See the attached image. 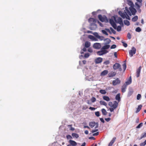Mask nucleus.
Returning a JSON list of instances; mask_svg holds the SVG:
<instances>
[{
  "mask_svg": "<svg viewBox=\"0 0 146 146\" xmlns=\"http://www.w3.org/2000/svg\"><path fill=\"white\" fill-rule=\"evenodd\" d=\"M127 1L128 4L130 6V7L129 8L126 7L125 9L124 10V12L123 13L122 11H119L118 13L123 19L126 18V19L130 20V19L129 15L131 16V15H135L137 11L133 7L134 5L132 1Z\"/></svg>",
  "mask_w": 146,
  "mask_h": 146,
  "instance_id": "1",
  "label": "nucleus"
},
{
  "mask_svg": "<svg viewBox=\"0 0 146 146\" xmlns=\"http://www.w3.org/2000/svg\"><path fill=\"white\" fill-rule=\"evenodd\" d=\"M137 1L135 3V7L137 9L138 12L140 13L141 11L140 8L142 5V1Z\"/></svg>",
  "mask_w": 146,
  "mask_h": 146,
  "instance_id": "2",
  "label": "nucleus"
},
{
  "mask_svg": "<svg viewBox=\"0 0 146 146\" xmlns=\"http://www.w3.org/2000/svg\"><path fill=\"white\" fill-rule=\"evenodd\" d=\"M98 18L102 22H108V20L107 17L105 16H102L101 15H98Z\"/></svg>",
  "mask_w": 146,
  "mask_h": 146,
  "instance_id": "3",
  "label": "nucleus"
},
{
  "mask_svg": "<svg viewBox=\"0 0 146 146\" xmlns=\"http://www.w3.org/2000/svg\"><path fill=\"white\" fill-rule=\"evenodd\" d=\"M112 18H113L114 21L116 23H119L120 24H121L123 23V21L121 18L118 17H116L115 16H113Z\"/></svg>",
  "mask_w": 146,
  "mask_h": 146,
  "instance_id": "4",
  "label": "nucleus"
},
{
  "mask_svg": "<svg viewBox=\"0 0 146 146\" xmlns=\"http://www.w3.org/2000/svg\"><path fill=\"white\" fill-rule=\"evenodd\" d=\"M113 68L114 70L118 69L119 71L122 70L120 65L118 63H115L113 66Z\"/></svg>",
  "mask_w": 146,
  "mask_h": 146,
  "instance_id": "5",
  "label": "nucleus"
},
{
  "mask_svg": "<svg viewBox=\"0 0 146 146\" xmlns=\"http://www.w3.org/2000/svg\"><path fill=\"white\" fill-rule=\"evenodd\" d=\"M108 52V51L107 50H103L101 48V50L97 52L96 53L98 55L101 56L106 54Z\"/></svg>",
  "mask_w": 146,
  "mask_h": 146,
  "instance_id": "6",
  "label": "nucleus"
},
{
  "mask_svg": "<svg viewBox=\"0 0 146 146\" xmlns=\"http://www.w3.org/2000/svg\"><path fill=\"white\" fill-rule=\"evenodd\" d=\"M136 52V48L134 47H132L131 50L129 51V54L130 57L133 56V55L135 54Z\"/></svg>",
  "mask_w": 146,
  "mask_h": 146,
  "instance_id": "7",
  "label": "nucleus"
},
{
  "mask_svg": "<svg viewBox=\"0 0 146 146\" xmlns=\"http://www.w3.org/2000/svg\"><path fill=\"white\" fill-rule=\"evenodd\" d=\"M97 20L93 18H90L88 19L89 22L91 26L95 25L96 23L97 22Z\"/></svg>",
  "mask_w": 146,
  "mask_h": 146,
  "instance_id": "8",
  "label": "nucleus"
},
{
  "mask_svg": "<svg viewBox=\"0 0 146 146\" xmlns=\"http://www.w3.org/2000/svg\"><path fill=\"white\" fill-rule=\"evenodd\" d=\"M114 20L113 18H112V17H111V19H110L109 21L110 23L113 27L115 29H116V25L114 22Z\"/></svg>",
  "mask_w": 146,
  "mask_h": 146,
  "instance_id": "9",
  "label": "nucleus"
},
{
  "mask_svg": "<svg viewBox=\"0 0 146 146\" xmlns=\"http://www.w3.org/2000/svg\"><path fill=\"white\" fill-rule=\"evenodd\" d=\"M101 47V45L100 43L96 42L94 43L93 45V47L96 49H99Z\"/></svg>",
  "mask_w": 146,
  "mask_h": 146,
  "instance_id": "10",
  "label": "nucleus"
},
{
  "mask_svg": "<svg viewBox=\"0 0 146 146\" xmlns=\"http://www.w3.org/2000/svg\"><path fill=\"white\" fill-rule=\"evenodd\" d=\"M120 81L118 78H117L115 80H114L113 81V85L114 86L116 85L119 84L120 83Z\"/></svg>",
  "mask_w": 146,
  "mask_h": 146,
  "instance_id": "11",
  "label": "nucleus"
},
{
  "mask_svg": "<svg viewBox=\"0 0 146 146\" xmlns=\"http://www.w3.org/2000/svg\"><path fill=\"white\" fill-rule=\"evenodd\" d=\"M102 60V58L100 57H98L97 58L95 61V63L96 64H99L101 63Z\"/></svg>",
  "mask_w": 146,
  "mask_h": 146,
  "instance_id": "12",
  "label": "nucleus"
},
{
  "mask_svg": "<svg viewBox=\"0 0 146 146\" xmlns=\"http://www.w3.org/2000/svg\"><path fill=\"white\" fill-rule=\"evenodd\" d=\"M105 44H107L106 43H105ZM110 46L109 44H106L103 46L102 48V49L103 50H106V49H108L110 47Z\"/></svg>",
  "mask_w": 146,
  "mask_h": 146,
  "instance_id": "13",
  "label": "nucleus"
},
{
  "mask_svg": "<svg viewBox=\"0 0 146 146\" xmlns=\"http://www.w3.org/2000/svg\"><path fill=\"white\" fill-rule=\"evenodd\" d=\"M141 66H140L138 68V69H137L136 71V74H137V77H139L140 75V74L141 71Z\"/></svg>",
  "mask_w": 146,
  "mask_h": 146,
  "instance_id": "14",
  "label": "nucleus"
},
{
  "mask_svg": "<svg viewBox=\"0 0 146 146\" xmlns=\"http://www.w3.org/2000/svg\"><path fill=\"white\" fill-rule=\"evenodd\" d=\"M118 103L116 101H114L113 102V105L111 107L115 109H116L117 107L118 106Z\"/></svg>",
  "mask_w": 146,
  "mask_h": 146,
  "instance_id": "15",
  "label": "nucleus"
},
{
  "mask_svg": "<svg viewBox=\"0 0 146 146\" xmlns=\"http://www.w3.org/2000/svg\"><path fill=\"white\" fill-rule=\"evenodd\" d=\"M69 142L71 145L73 146H76L77 145V143L74 141L70 140Z\"/></svg>",
  "mask_w": 146,
  "mask_h": 146,
  "instance_id": "16",
  "label": "nucleus"
},
{
  "mask_svg": "<svg viewBox=\"0 0 146 146\" xmlns=\"http://www.w3.org/2000/svg\"><path fill=\"white\" fill-rule=\"evenodd\" d=\"M131 81L132 80L131 77L130 76L129 80L127 81L126 82L125 84H124L126 85V86H127V85H129L131 84Z\"/></svg>",
  "mask_w": 146,
  "mask_h": 146,
  "instance_id": "17",
  "label": "nucleus"
},
{
  "mask_svg": "<svg viewBox=\"0 0 146 146\" xmlns=\"http://www.w3.org/2000/svg\"><path fill=\"white\" fill-rule=\"evenodd\" d=\"M116 73L115 72H111L108 74L109 77H112L115 76L116 75Z\"/></svg>",
  "mask_w": 146,
  "mask_h": 146,
  "instance_id": "18",
  "label": "nucleus"
},
{
  "mask_svg": "<svg viewBox=\"0 0 146 146\" xmlns=\"http://www.w3.org/2000/svg\"><path fill=\"white\" fill-rule=\"evenodd\" d=\"M108 73V71L107 70H105L101 73L100 75L101 76H104L106 75Z\"/></svg>",
  "mask_w": 146,
  "mask_h": 146,
  "instance_id": "19",
  "label": "nucleus"
},
{
  "mask_svg": "<svg viewBox=\"0 0 146 146\" xmlns=\"http://www.w3.org/2000/svg\"><path fill=\"white\" fill-rule=\"evenodd\" d=\"M120 94H117L115 96V99L118 101V103L120 101Z\"/></svg>",
  "mask_w": 146,
  "mask_h": 146,
  "instance_id": "20",
  "label": "nucleus"
},
{
  "mask_svg": "<svg viewBox=\"0 0 146 146\" xmlns=\"http://www.w3.org/2000/svg\"><path fill=\"white\" fill-rule=\"evenodd\" d=\"M90 46V43L88 41H86L85 44V47L86 48H89Z\"/></svg>",
  "mask_w": 146,
  "mask_h": 146,
  "instance_id": "21",
  "label": "nucleus"
},
{
  "mask_svg": "<svg viewBox=\"0 0 146 146\" xmlns=\"http://www.w3.org/2000/svg\"><path fill=\"white\" fill-rule=\"evenodd\" d=\"M142 107V106L141 105H139L138 106V108L137 109V110L136 111V113H137L139 112L141 110V108Z\"/></svg>",
  "mask_w": 146,
  "mask_h": 146,
  "instance_id": "22",
  "label": "nucleus"
},
{
  "mask_svg": "<svg viewBox=\"0 0 146 146\" xmlns=\"http://www.w3.org/2000/svg\"><path fill=\"white\" fill-rule=\"evenodd\" d=\"M126 85H123L121 88V91L122 92L124 93L125 91V90L127 88Z\"/></svg>",
  "mask_w": 146,
  "mask_h": 146,
  "instance_id": "23",
  "label": "nucleus"
},
{
  "mask_svg": "<svg viewBox=\"0 0 146 146\" xmlns=\"http://www.w3.org/2000/svg\"><path fill=\"white\" fill-rule=\"evenodd\" d=\"M103 98L104 100L108 102L110 100L108 96H103Z\"/></svg>",
  "mask_w": 146,
  "mask_h": 146,
  "instance_id": "24",
  "label": "nucleus"
},
{
  "mask_svg": "<svg viewBox=\"0 0 146 146\" xmlns=\"http://www.w3.org/2000/svg\"><path fill=\"white\" fill-rule=\"evenodd\" d=\"M96 125V123L94 122H91L90 123L89 125L91 127H94Z\"/></svg>",
  "mask_w": 146,
  "mask_h": 146,
  "instance_id": "25",
  "label": "nucleus"
},
{
  "mask_svg": "<svg viewBox=\"0 0 146 146\" xmlns=\"http://www.w3.org/2000/svg\"><path fill=\"white\" fill-rule=\"evenodd\" d=\"M133 90L132 89H130L128 92V96H131L133 93Z\"/></svg>",
  "mask_w": 146,
  "mask_h": 146,
  "instance_id": "26",
  "label": "nucleus"
},
{
  "mask_svg": "<svg viewBox=\"0 0 146 146\" xmlns=\"http://www.w3.org/2000/svg\"><path fill=\"white\" fill-rule=\"evenodd\" d=\"M72 135L73 137H75L76 138H78L79 137V135L78 134L74 133H72Z\"/></svg>",
  "mask_w": 146,
  "mask_h": 146,
  "instance_id": "27",
  "label": "nucleus"
},
{
  "mask_svg": "<svg viewBox=\"0 0 146 146\" xmlns=\"http://www.w3.org/2000/svg\"><path fill=\"white\" fill-rule=\"evenodd\" d=\"M138 19V16H135L132 18V20L133 21L135 22Z\"/></svg>",
  "mask_w": 146,
  "mask_h": 146,
  "instance_id": "28",
  "label": "nucleus"
},
{
  "mask_svg": "<svg viewBox=\"0 0 146 146\" xmlns=\"http://www.w3.org/2000/svg\"><path fill=\"white\" fill-rule=\"evenodd\" d=\"M100 104L102 105H103L106 106L107 105V103L104 101H101L100 102Z\"/></svg>",
  "mask_w": 146,
  "mask_h": 146,
  "instance_id": "29",
  "label": "nucleus"
},
{
  "mask_svg": "<svg viewBox=\"0 0 146 146\" xmlns=\"http://www.w3.org/2000/svg\"><path fill=\"white\" fill-rule=\"evenodd\" d=\"M102 111L103 115H107V112L104 109H102Z\"/></svg>",
  "mask_w": 146,
  "mask_h": 146,
  "instance_id": "30",
  "label": "nucleus"
},
{
  "mask_svg": "<svg viewBox=\"0 0 146 146\" xmlns=\"http://www.w3.org/2000/svg\"><path fill=\"white\" fill-rule=\"evenodd\" d=\"M124 22L125 25L127 26H129L130 25L129 21L127 20H124Z\"/></svg>",
  "mask_w": 146,
  "mask_h": 146,
  "instance_id": "31",
  "label": "nucleus"
},
{
  "mask_svg": "<svg viewBox=\"0 0 146 146\" xmlns=\"http://www.w3.org/2000/svg\"><path fill=\"white\" fill-rule=\"evenodd\" d=\"M72 125H68V127L70 128V129L71 131H74L75 130L74 128L72 127Z\"/></svg>",
  "mask_w": 146,
  "mask_h": 146,
  "instance_id": "32",
  "label": "nucleus"
},
{
  "mask_svg": "<svg viewBox=\"0 0 146 146\" xmlns=\"http://www.w3.org/2000/svg\"><path fill=\"white\" fill-rule=\"evenodd\" d=\"M100 92L102 94H105L106 93V90H100Z\"/></svg>",
  "mask_w": 146,
  "mask_h": 146,
  "instance_id": "33",
  "label": "nucleus"
},
{
  "mask_svg": "<svg viewBox=\"0 0 146 146\" xmlns=\"http://www.w3.org/2000/svg\"><path fill=\"white\" fill-rule=\"evenodd\" d=\"M97 38L100 39L101 40H104V37L102 36H97Z\"/></svg>",
  "mask_w": 146,
  "mask_h": 146,
  "instance_id": "34",
  "label": "nucleus"
},
{
  "mask_svg": "<svg viewBox=\"0 0 146 146\" xmlns=\"http://www.w3.org/2000/svg\"><path fill=\"white\" fill-rule=\"evenodd\" d=\"M122 66H123V71L124 72L125 71V70L126 69V63H124L122 65Z\"/></svg>",
  "mask_w": 146,
  "mask_h": 146,
  "instance_id": "35",
  "label": "nucleus"
},
{
  "mask_svg": "<svg viewBox=\"0 0 146 146\" xmlns=\"http://www.w3.org/2000/svg\"><path fill=\"white\" fill-rule=\"evenodd\" d=\"M104 41H107V44H109L110 43V42H111V40L110 39L108 38H107L106 39H104Z\"/></svg>",
  "mask_w": 146,
  "mask_h": 146,
  "instance_id": "36",
  "label": "nucleus"
},
{
  "mask_svg": "<svg viewBox=\"0 0 146 146\" xmlns=\"http://www.w3.org/2000/svg\"><path fill=\"white\" fill-rule=\"evenodd\" d=\"M91 100L92 102H94L96 101V99L95 98L93 97L91 99Z\"/></svg>",
  "mask_w": 146,
  "mask_h": 146,
  "instance_id": "37",
  "label": "nucleus"
},
{
  "mask_svg": "<svg viewBox=\"0 0 146 146\" xmlns=\"http://www.w3.org/2000/svg\"><path fill=\"white\" fill-rule=\"evenodd\" d=\"M121 42L123 43V45L125 47H127V43L124 42L123 40H121Z\"/></svg>",
  "mask_w": 146,
  "mask_h": 146,
  "instance_id": "38",
  "label": "nucleus"
},
{
  "mask_svg": "<svg viewBox=\"0 0 146 146\" xmlns=\"http://www.w3.org/2000/svg\"><path fill=\"white\" fill-rule=\"evenodd\" d=\"M146 137V133H144V134H142L140 137V139H142L144 137Z\"/></svg>",
  "mask_w": 146,
  "mask_h": 146,
  "instance_id": "39",
  "label": "nucleus"
},
{
  "mask_svg": "<svg viewBox=\"0 0 146 146\" xmlns=\"http://www.w3.org/2000/svg\"><path fill=\"white\" fill-rule=\"evenodd\" d=\"M143 123H141L136 127V128H139L143 126Z\"/></svg>",
  "mask_w": 146,
  "mask_h": 146,
  "instance_id": "40",
  "label": "nucleus"
},
{
  "mask_svg": "<svg viewBox=\"0 0 146 146\" xmlns=\"http://www.w3.org/2000/svg\"><path fill=\"white\" fill-rule=\"evenodd\" d=\"M89 38H90L91 39H92L93 40H95L96 38H95V37L94 36H93L92 35H89Z\"/></svg>",
  "mask_w": 146,
  "mask_h": 146,
  "instance_id": "41",
  "label": "nucleus"
},
{
  "mask_svg": "<svg viewBox=\"0 0 146 146\" xmlns=\"http://www.w3.org/2000/svg\"><path fill=\"white\" fill-rule=\"evenodd\" d=\"M117 30L118 31H120L121 30V27L120 26H118L117 27H116Z\"/></svg>",
  "mask_w": 146,
  "mask_h": 146,
  "instance_id": "42",
  "label": "nucleus"
},
{
  "mask_svg": "<svg viewBox=\"0 0 146 146\" xmlns=\"http://www.w3.org/2000/svg\"><path fill=\"white\" fill-rule=\"evenodd\" d=\"M135 31L137 32H140L141 31V29L139 27H138L136 29Z\"/></svg>",
  "mask_w": 146,
  "mask_h": 146,
  "instance_id": "43",
  "label": "nucleus"
},
{
  "mask_svg": "<svg viewBox=\"0 0 146 146\" xmlns=\"http://www.w3.org/2000/svg\"><path fill=\"white\" fill-rule=\"evenodd\" d=\"M110 30L113 34H115L116 33L115 31L112 27H111L110 28Z\"/></svg>",
  "mask_w": 146,
  "mask_h": 146,
  "instance_id": "44",
  "label": "nucleus"
},
{
  "mask_svg": "<svg viewBox=\"0 0 146 146\" xmlns=\"http://www.w3.org/2000/svg\"><path fill=\"white\" fill-rule=\"evenodd\" d=\"M127 37L129 39H130L131 38V34L128 33L127 35Z\"/></svg>",
  "mask_w": 146,
  "mask_h": 146,
  "instance_id": "45",
  "label": "nucleus"
},
{
  "mask_svg": "<svg viewBox=\"0 0 146 146\" xmlns=\"http://www.w3.org/2000/svg\"><path fill=\"white\" fill-rule=\"evenodd\" d=\"M102 33L104 34H105V35H108V33L105 30H102Z\"/></svg>",
  "mask_w": 146,
  "mask_h": 146,
  "instance_id": "46",
  "label": "nucleus"
},
{
  "mask_svg": "<svg viewBox=\"0 0 146 146\" xmlns=\"http://www.w3.org/2000/svg\"><path fill=\"white\" fill-rule=\"evenodd\" d=\"M110 61H109V60H107L105 61L104 63L105 65L108 64H110Z\"/></svg>",
  "mask_w": 146,
  "mask_h": 146,
  "instance_id": "47",
  "label": "nucleus"
},
{
  "mask_svg": "<svg viewBox=\"0 0 146 146\" xmlns=\"http://www.w3.org/2000/svg\"><path fill=\"white\" fill-rule=\"evenodd\" d=\"M141 97V95L140 94H138L137 96V100H139Z\"/></svg>",
  "mask_w": 146,
  "mask_h": 146,
  "instance_id": "48",
  "label": "nucleus"
},
{
  "mask_svg": "<svg viewBox=\"0 0 146 146\" xmlns=\"http://www.w3.org/2000/svg\"><path fill=\"white\" fill-rule=\"evenodd\" d=\"M95 115L97 117H99L100 115V112L99 111H97L95 112Z\"/></svg>",
  "mask_w": 146,
  "mask_h": 146,
  "instance_id": "49",
  "label": "nucleus"
},
{
  "mask_svg": "<svg viewBox=\"0 0 146 146\" xmlns=\"http://www.w3.org/2000/svg\"><path fill=\"white\" fill-rule=\"evenodd\" d=\"M66 138L68 139H72V137L70 135H66Z\"/></svg>",
  "mask_w": 146,
  "mask_h": 146,
  "instance_id": "50",
  "label": "nucleus"
},
{
  "mask_svg": "<svg viewBox=\"0 0 146 146\" xmlns=\"http://www.w3.org/2000/svg\"><path fill=\"white\" fill-rule=\"evenodd\" d=\"M89 54L88 53H87L85 54L84 56L85 58H87L89 57Z\"/></svg>",
  "mask_w": 146,
  "mask_h": 146,
  "instance_id": "51",
  "label": "nucleus"
},
{
  "mask_svg": "<svg viewBox=\"0 0 146 146\" xmlns=\"http://www.w3.org/2000/svg\"><path fill=\"white\" fill-rule=\"evenodd\" d=\"M116 47V46L115 44H113L112 45L111 47V49H114Z\"/></svg>",
  "mask_w": 146,
  "mask_h": 146,
  "instance_id": "52",
  "label": "nucleus"
},
{
  "mask_svg": "<svg viewBox=\"0 0 146 146\" xmlns=\"http://www.w3.org/2000/svg\"><path fill=\"white\" fill-rule=\"evenodd\" d=\"M88 51L90 52H92L93 50L91 48H89L88 49Z\"/></svg>",
  "mask_w": 146,
  "mask_h": 146,
  "instance_id": "53",
  "label": "nucleus"
},
{
  "mask_svg": "<svg viewBox=\"0 0 146 146\" xmlns=\"http://www.w3.org/2000/svg\"><path fill=\"white\" fill-rule=\"evenodd\" d=\"M97 22L99 24L100 26H101L102 27L103 26V25L100 22L98 21L97 20Z\"/></svg>",
  "mask_w": 146,
  "mask_h": 146,
  "instance_id": "54",
  "label": "nucleus"
},
{
  "mask_svg": "<svg viewBox=\"0 0 146 146\" xmlns=\"http://www.w3.org/2000/svg\"><path fill=\"white\" fill-rule=\"evenodd\" d=\"M146 144H145V142H144L143 143H141L140 144V146H144Z\"/></svg>",
  "mask_w": 146,
  "mask_h": 146,
  "instance_id": "55",
  "label": "nucleus"
},
{
  "mask_svg": "<svg viewBox=\"0 0 146 146\" xmlns=\"http://www.w3.org/2000/svg\"><path fill=\"white\" fill-rule=\"evenodd\" d=\"M99 132H96V133H93V135L94 136H97L99 135Z\"/></svg>",
  "mask_w": 146,
  "mask_h": 146,
  "instance_id": "56",
  "label": "nucleus"
},
{
  "mask_svg": "<svg viewBox=\"0 0 146 146\" xmlns=\"http://www.w3.org/2000/svg\"><path fill=\"white\" fill-rule=\"evenodd\" d=\"M105 120L107 122H109L111 120V118H105Z\"/></svg>",
  "mask_w": 146,
  "mask_h": 146,
  "instance_id": "57",
  "label": "nucleus"
},
{
  "mask_svg": "<svg viewBox=\"0 0 146 146\" xmlns=\"http://www.w3.org/2000/svg\"><path fill=\"white\" fill-rule=\"evenodd\" d=\"M114 56L116 58H117V52H114Z\"/></svg>",
  "mask_w": 146,
  "mask_h": 146,
  "instance_id": "58",
  "label": "nucleus"
},
{
  "mask_svg": "<svg viewBox=\"0 0 146 146\" xmlns=\"http://www.w3.org/2000/svg\"><path fill=\"white\" fill-rule=\"evenodd\" d=\"M113 103L111 102H110L108 104L111 107H112V106L113 105Z\"/></svg>",
  "mask_w": 146,
  "mask_h": 146,
  "instance_id": "59",
  "label": "nucleus"
},
{
  "mask_svg": "<svg viewBox=\"0 0 146 146\" xmlns=\"http://www.w3.org/2000/svg\"><path fill=\"white\" fill-rule=\"evenodd\" d=\"M89 109L92 110H94L96 109V108L93 107H90L89 108Z\"/></svg>",
  "mask_w": 146,
  "mask_h": 146,
  "instance_id": "60",
  "label": "nucleus"
},
{
  "mask_svg": "<svg viewBox=\"0 0 146 146\" xmlns=\"http://www.w3.org/2000/svg\"><path fill=\"white\" fill-rule=\"evenodd\" d=\"M113 142L111 141L110 142L108 146H111L113 144Z\"/></svg>",
  "mask_w": 146,
  "mask_h": 146,
  "instance_id": "61",
  "label": "nucleus"
},
{
  "mask_svg": "<svg viewBox=\"0 0 146 146\" xmlns=\"http://www.w3.org/2000/svg\"><path fill=\"white\" fill-rule=\"evenodd\" d=\"M114 109H115L113 108L112 107L109 108V110L111 112L113 111Z\"/></svg>",
  "mask_w": 146,
  "mask_h": 146,
  "instance_id": "62",
  "label": "nucleus"
},
{
  "mask_svg": "<svg viewBox=\"0 0 146 146\" xmlns=\"http://www.w3.org/2000/svg\"><path fill=\"white\" fill-rule=\"evenodd\" d=\"M98 129H95L94 130H93L91 132L92 133H94L95 132H96L98 131Z\"/></svg>",
  "mask_w": 146,
  "mask_h": 146,
  "instance_id": "63",
  "label": "nucleus"
},
{
  "mask_svg": "<svg viewBox=\"0 0 146 146\" xmlns=\"http://www.w3.org/2000/svg\"><path fill=\"white\" fill-rule=\"evenodd\" d=\"M139 119L138 117H137V119L136 120L135 122L136 123H138L139 122Z\"/></svg>",
  "mask_w": 146,
  "mask_h": 146,
  "instance_id": "64",
  "label": "nucleus"
}]
</instances>
